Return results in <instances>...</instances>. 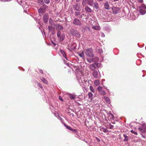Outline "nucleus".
<instances>
[{
  "label": "nucleus",
  "instance_id": "obj_23",
  "mask_svg": "<svg viewBox=\"0 0 146 146\" xmlns=\"http://www.w3.org/2000/svg\"><path fill=\"white\" fill-rule=\"evenodd\" d=\"M65 37V35L64 34H62L60 38V41H62L63 40Z\"/></svg>",
  "mask_w": 146,
  "mask_h": 146
},
{
  "label": "nucleus",
  "instance_id": "obj_48",
  "mask_svg": "<svg viewBox=\"0 0 146 146\" xmlns=\"http://www.w3.org/2000/svg\"><path fill=\"white\" fill-rule=\"evenodd\" d=\"M72 0V1H73V0Z\"/></svg>",
  "mask_w": 146,
  "mask_h": 146
},
{
  "label": "nucleus",
  "instance_id": "obj_44",
  "mask_svg": "<svg viewBox=\"0 0 146 146\" xmlns=\"http://www.w3.org/2000/svg\"><path fill=\"white\" fill-rule=\"evenodd\" d=\"M111 116L112 117H114V116H113V114H111Z\"/></svg>",
  "mask_w": 146,
  "mask_h": 146
},
{
  "label": "nucleus",
  "instance_id": "obj_43",
  "mask_svg": "<svg viewBox=\"0 0 146 146\" xmlns=\"http://www.w3.org/2000/svg\"><path fill=\"white\" fill-rule=\"evenodd\" d=\"M82 0H76V2H80Z\"/></svg>",
  "mask_w": 146,
  "mask_h": 146
},
{
  "label": "nucleus",
  "instance_id": "obj_20",
  "mask_svg": "<svg viewBox=\"0 0 146 146\" xmlns=\"http://www.w3.org/2000/svg\"><path fill=\"white\" fill-rule=\"evenodd\" d=\"M92 28L96 30H99L100 29V28L99 26H94L92 27Z\"/></svg>",
  "mask_w": 146,
  "mask_h": 146
},
{
  "label": "nucleus",
  "instance_id": "obj_2",
  "mask_svg": "<svg viewBox=\"0 0 146 146\" xmlns=\"http://www.w3.org/2000/svg\"><path fill=\"white\" fill-rule=\"evenodd\" d=\"M146 6L144 5L141 6H139L137 7V10L139 11L140 13L142 15L144 14L146 11Z\"/></svg>",
  "mask_w": 146,
  "mask_h": 146
},
{
  "label": "nucleus",
  "instance_id": "obj_33",
  "mask_svg": "<svg viewBox=\"0 0 146 146\" xmlns=\"http://www.w3.org/2000/svg\"><path fill=\"white\" fill-rule=\"evenodd\" d=\"M123 136L125 138V139L124 141H127L128 139V137L127 136L125 135H124Z\"/></svg>",
  "mask_w": 146,
  "mask_h": 146
},
{
  "label": "nucleus",
  "instance_id": "obj_11",
  "mask_svg": "<svg viewBox=\"0 0 146 146\" xmlns=\"http://www.w3.org/2000/svg\"><path fill=\"white\" fill-rule=\"evenodd\" d=\"M94 3V0H88L87 2L88 4L91 6H93Z\"/></svg>",
  "mask_w": 146,
  "mask_h": 146
},
{
  "label": "nucleus",
  "instance_id": "obj_25",
  "mask_svg": "<svg viewBox=\"0 0 146 146\" xmlns=\"http://www.w3.org/2000/svg\"><path fill=\"white\" fill-rule=\"evenodd\" d=\"M100 95L104 96L106 94V92L105 91L103 90L99 92V93Z\"/></svg>",
  "mask_w": 146,
  "mask_h": 146
},
{
  "label": "nucleus",
  "instance_id": "obj_21",
  "mask_svg": "<svg viewBox=\"0 0 146 146\" xmlns=\"http://www.w3.org/2000/svg\"><path fill=\"white\" fill-rule=\"evenodd\" d=\"M40 79L41 80L44 82V83L46 84H48V82L47 81V80L45 78H40Z\"/></svg>",
  "mask_w": 146,
  "mask_h": 146
},
{
  "label": "nucleus",
  "instance_id": "obj_24",
  "mask_svg": "<svg viewBox=\"0 0 146 146\" xmlns=\"http://www.w3.org/2000/svg\"><path fill=\"white\" fill-rule=\"evenodd\" d=\"M88 0H83L82 2V6H84L86 5L87 2H88Z\"/></svg>",
  "mask_w": 146,
  "mask_h": 146
},
{
  "label": "nucleus",
  "instance_id": "obj_37",
  "mask_svg": "<svg viewBox=\"0 0 146 146\" xmlns=\"http://www.w3.org/2000/svg\"><path fill=\"white\" fill-rule=\"evenodd\" d=\"M44 2L47 4H48L50 2V0H44Z\"/></svg>",
  "mask_w": 146,
  "mask_h": 146
},
{
  "label": "nucleus",
  "instance_id": "obj_47",
  "mask_svg": "<svg viewBox=\"0 0 146 146\" xmlns=\"http://www.w3.org/2000/svg\"><path fill=\"white\" fill-rule=\"evenodd\" d=\"M55 0V1H58V0Z\"/></svg>",
  "mask_w": 146,
  "mask_h": 146
},
{
  "label": "nucleus",
  "instance_id": "obj_15",
  "mask_svg": "<svg viewBox=\"0 0 146 146\" xmlns=\"http://www.w3.org/2000/svg\"><path fill=\"white\" fill-rule=\"evenodd\" d=\"M94 7L96 9H99V7L98 4L97 2H94Z\"/></svg>",
  "mask_w": 146,
  "mask_h": 146
},
{
  "label": "nucleus",
  "instance_id": "obj_22",
  "mask_svg": "<svg viewBox=\"0 0 146 146\" xmlns=\"http://www.w3.org/2000/svg\"><path fill=\"white\" fill-rule=\"evenodd\" d=\"M48 28L50 31H53L54 29V27L52 26H49L48 27Z\"/></svg>",
  "mask_w": 146,
  "mask_h": 146
},
{
  "label": "nucleus",
  "instance_id": "obj_17",
  "mask_svg": "<svg viewBox=\"0 0 146 146\" xmlns=\"http://www.w3.org/2000/svg\"><path fill=\"white\" fill-rule=\"evenodd\" d=\"M89 98L90 100H92L93 98V94L91 92L88 93Z\"/></svg>",
  "mask_w": 146,
  "mask_h": 146
},
{
  "label": "nucleus",
  "instance_id": "obj_30",
  "mask_svg": "<svg viewBox=\"0 0 146 146\" xmlns=\"http://www.w3.org/2000/svg\"><path fill=\"white\" fill-rule=\"evenodd\" d=\"M60 52L64 57H65L66 56V54L63 50H60Z\"/></svg>",
  "mask_w": 146,
  "mask_h": 146
},
{
  "label": "nucleus",
  "instance_id": "obj_27",
  "mask_svg": "<svg viewBox=\"0 0 146 146\" xmlns=\"http://www.w3.org/2000/svg\"><path fill=\"white\" fill-rule=\"evenodd\" d=\"M58 29L59 30H62L63 29V27L61 25H58L57 27Z\"/></svg>",
  "mask_w": 146,
  "mask_h": 146
},
{
  "label": "nucleus",
  "instance_id": "obj_7",
  "mask_svg": "<svg viewBox=\"0 0 146 146\" xmlns=\"http://www.w3.org/2000/svg\"><path fill=\"white\" fill-rule=\"evenodd\" d=\"M138 129L142 132H146V125L145 124L142 125V127L138 128Z\"/></svg>",
  "mask_w": 146,
  "mask_h": 146
},
{
  "label": "nucleus",
  "instance_id": "obj_41",
  "mask_svg": "<svg viewBox=\"0 0 146 146\" xmlns=\"http://www.w3.org/2000/svg\"><path fill=\"white\" fill-rule=\"evenodd\" d=\"M75 14L76 15L78 16L79 14V12H76Z\"/></svg>",
  "mask_w": 146,
  "mask_h": 146
},
{
  "label": "nucleus",
  "instance_id": "obj_40",
  "mask_svg": "<svg viewBox=\"0 0 146 146\" xmlns=\"http://www.w3.org/2000/svg\"><path fill=\"white\" fill-rule=\"evenodd\" d=\"M103 131L104 132H108V131L106 129H103Z\"/></svg>",
  "mask_w": 146,
  "mask_h": 146
},
{
  "label": "nucleus",
  "instance_id": "obj_34",
  "mask_svg": "<svg viewBox=\"0 0 146 146\" xmlns=\"http://www.w3.org/2000/svg\"><path fill=\"white\" fill-rule=\"evenodd\" d=\"M61 35V32L60 31H58L57 33V36L58 37H60Z\"/></svg>",
  "mask_w": 146,
  "mask_h": 146
},
{
  "label": "nucleus",
  "instance_id": "obj_10",
  "mask_svg": "<svg viewBox=\"0 0 146 146\" xmlns=\"http://www.w3.org/2000/svg\"><path fill=\"white\" fill-rule=\"evenodd\" d=\"M103 99L105 101L106 103L108 104H110V100L109 98L106 96H104L103 98Z\"/></svg>",
  "mask_w": 146,
  "mask_h": 146
},
{
  "label": "nucleus",
  "instance_id": "obj_4",
  "mask_svg": "<svg viewBox=\"0 0 146 146\" xmlns=\"http://www.w3.org/2000/svg\"><path fill=\"white\" fill-rule=\"evenodd\" d=\"M76 46V44L74 42L71 43V44H69L68 46V49L70 51L75 50Z\"/></svg>",
  "mask_w": 146,
  "mask_h": 146
},
{
  "label": "nucleus",
  "instance_id": "obj_1",
  "mask_svg": "<svg viewBox=\"0 0 146 146\" xmlns=\"http://www.w3.org/2000/svg\"><path fill=\"white\" fill-rule=\"evenodd\" d=\"M70 33L73 36H75L78 38H79L81 36L80 34L76 30L73 29H71L70 30Z\"/></svg>",
  "mask_w": 146,
  "mask_h": 146
},
{
  "label": "nucleus",
  "instance_id": "obj_16",
  "mask_svg": "<svg viewBox=\"0 0 146 146\" xmlns=\"http://www.w3.org/2000/svg\"><path fill=\"white\" fill-rule=\"evenodd\" d=\"M94 84L95 86H98L100 84V80H95L94 82Z\"/></svg>",
  "mask_w": 146,
  "mask_h": 146
},
{
  "label": "nucleus",
  "instance_id": "obj_26",
  "mask_svg": "<svg viewBox=\"0 0 146 146\" xmlns=\"http://www.w3.org/2000/svg\"><path fill=\"white\" fill-rule=\"evenodd\" d=\"M90 89L91 92L94 93L95 90L92 86H90Z\"/></svg>",
  "mask_w": 146,
  "mask_h": 146
},
{
  "label": "nucleus",
  "instance_id": "obj_6",
  "mask_svg": "<svg viewBox=\"0 0 146 146\" xmlns=\"http://www.w3.org/2000/svg\"><path fill=\"white\" fill-rule=\"evenodd\" d=\"M73 23L74 25L78 26H81L82 25L81 22L76 18L74 19L73 21Z\"/></svg>",
  "mask_w": 146,
  "mask_h": 146
},
{
  "label": "nucleus",
  "instance_id": "obj_38",
  "mask_svg": "<svg viewBox=\"0 0 146 146\" xmlns=\"http://www.w3.org/2000/svg\"><path fill=\"white\" fill-rule=\"evenodd\" d=\"M39 72L41 74H43V72L42 69H39Z\"/></svg>",
  "mask_w": 146,
  "mask_h": 146
},
{
  "label": "nucleus",
  "instance_id": "obj_39",
  "mask_svg": "<svg viewBox=\"0 0 146 146\" xmlns=\"http://www.w3.org/2000/svg\"><path fill=\"white\" fill-rule=\"evenodd\" d=\"M59 100H61L62 102H63V100L62 98L60 96H59Z\"/></svg>",
  "mask_w": 146,
  "mask_h": 146
},
{
  "label": "nucleus",
  "instance_id": "obj_36",
  "mask_svg": "<svg viewBox=\"0 0 146 146\" xmlns=\"http://www.w3.org/2000/svg\"><path fill=\"white\" fill-rule=\"evenodd\" d=\"M38 86L40 88H41L42 89L43 88V86H42V85L40 83H38Z\"/></svg>",
  "mask_w": 146,
  "mask_h": 146
},
{
  "label": "nucleus",
  "instance_id": "obj_5",
  "mask_svg": "<svg viewBox=\"0 0 146 146\" xmlns=\"http://www.w3.org/2000/svg\"><path fill=\"white\" fill-rule=\"evenodd\" d=\"M82 6L80 3H76L74 6V8L75 10L79 11L81 9Z\"/></svg>",
  "mask_w": 146,
  "mask_h": 146
},
{
  "label": "nucleus",
  "instance_id": "obj_12",
  "mask_svg": "<svg viewBox=\"0 0 146 146\" xmlns=\"http://www.w3.org/2000/svg\"><path fill=\"white\" fill-rule=\"evenodd\" d=\"M93 75L94 77L96 78L98 77V73L97 71H94L93 72Z\"/></svg>",
  "mask_w": 146,
  "mask_h": 146
},
{
  "label": "nucleus",
  "instance_id": "obj_14",
  "mask_svg": "<svg viewBox=\"0 0 146 146\" xmlns=\"http://www.w3.org/2000/svg\"><path fill=\"white\" fill-rule=\"evenodd\" d=\"M38 11L40 13L43 14L45 11V9L44 8H40L38 9Z\"/></svg>",
  "mask_w": 146,
  "mask_h": 146
},
{
  "label": "nucleus",
  "instance_id": "obj_19",
  "mask_svg": "<svg viewBox=\"0 0 146 146\" xmlns=\"http://www.w3.org/2000/svg\"><path fill=\"white\" fill-rule=\"evenodd\" d=\"M90 68L92 70H94L96 68V66L94 64H92L90 65Z\"/></svg>",
  "mask_w": 146,
  "mask_h": 146
},
{
  "label": "nucleus",
  "instance_id": "obj_45",
  "mask_svg": "<svg viewBox=\"0 0 146 146\" xmlns=\"http://www.w3.org/2000/svg\"><path fill=\"white\" fill-rule=\"evenodd\" d=\"M77 104H78L79 105H80V104L78 102H77Z\"/></svg>",
  "mask_w": 146,
  "mask_h": 146
},
{
  "label": "nucleus",
  "instance_id": "obj_42",
  "mask_svg": "<svg viewBox=\"0 0 146 146\" xmlns=\"http://www.w3.org/2000/svg\"><path fill=\"white\" fill-rule=\"evenodd\" d=\"M143 0H138V2L139 3H141L142 2H143Z\"/></svg>",
  "mask_w": 146,
  "mask_h": 146
},
{
  "label": "nucleus",
  "instance_id": "obj_8",
  "mask_svg": "<svg viewBox=\"0 0 146 146\" xmlns=\"http://www.w3.org/2000/svg\"><path fill=\"white\" fill-rule=\"evenodd\" d=\"M48 16L47 15L45 14L44 15L43 17V21L46 23L48 20Z\"/></svg>",
  "mask_w": 146,
  "mask_h": 146
},
{
  "label": "nucleus",
  "instance_id": "obj_28",
  "mask_svg": "<svg viewBox=\"0 0 146 146\" xmlns=\"http://www.w3.org/2000/svg\"><path fill=\"white\" fill-rule=\"evenodd\" d=\"M70 98L71 100H75V97L72 94H70Z\"/></svg>",
  "mask_w": 146,
  "mask_h": 146
},
{
  "label": "nucleus",
  "instance_id": "obj_35",
  "mask_svg": "<svg viewBox=\"0 0 146 146\" xmlns=\"http://www.w3.org/2000/svg\"><path fill=\"white\" fill-rule=\"evenodd\" d=\"M131 132L132 133H134V134L135 135H137V132H135V131H133V130H131Z\"/></svg>",
  "mask_w": 146,
  "mask_h": 146
},
{
  "label": "nucleus",
  "instance_id": "obj_13",
  "mask_svg": "<svg viewBox=\"0 0 146 146\" xmlns=\"http://www.w3.org/2000/svg\"><path fill=\"white\" fill-rule=\"evenodd\" d=\"M104 7L105 9L109 10V5L108 2H106L104 3Z\"/></svg>",
  "mask_w": 146,
  "mask_h": 146
},
{
  "label": "nucleus",
  "instance_id": "obj_32",
  "mask_svg": "<svg viewBox=\"0 0 146 146\" xmlns=\"http://www.w3.org/2000/svg\"><path fill=\"white\" fill-rule=\"evenodd\" d=\"M93 60L94 59L93 58H92L91 59L90 58L87 59V61L89 63L92 62L93 61Z\"/></svg>",
  "mask_w": 146,
  "mask_h": 146
},
{
  "label": "nucleus",
  "instance_id": "obj_18",
  "mask_svg": "<svg viewBox=\"0 0 146 146\" xmlns=\"http://www.w3.org/2000/svg\"><path fill=\"white\" fill-rule=\"evenodd\" d=\"M64 126H65L68 129L70 130V131H76V129H74V130H73V129H72V128H71L70 126H67L65 123L64 124Z\"/></svg>",
  "mask_w": 146,
  "mask_h": 146
},
{
  "label": "nucleus",
  "instance_id": "obj_9",
  "mask_svg": "<svg viewBox=\"0 0 146 146\" xmlns=\"http://www.w3.org/2000/svg\"><path fill=\"white\" fill-rule=\"evenodd\" d=\"M85 10L87 13H91L92 10L91 8L88 6H86L84 8Z\"/></svg>",
  "mask_w": 146,
  "mask_h": 146
},
{
  "label": "nucleus",
  "instance_id": "obj_31",
  "mask_svg": "<svg viewBox=\"0 0 146 146\" xmlns=\"http://www.w3.org/2000/svg\"><path fill=\"white\" fill-rule=\"evenodd\" d=\"M103 87L102 86H99L97 88V90L98 91L100 92V91H102V89Z\"/></svg>",
  "mask_w": 146,
  "mask_h": 146
},
{
  "label": "nucleus",
  "instance_id": "obj_29",
  "mask_svg": "<svg viewBox=\"0 0 146 146\" xmlns=\"http://www.w3.org/2000/svg\"><path fill=\"white\" fill-rule=\"evenodd\" d=\"M78 55L80 57H82L83 58L84 57V52L83 51H82L81 54H79Z\"/></svg>",
  "mask_w": 146,
  "mask_h": 146
},
{
  "label": "nucleus",
  "instance_id": "obj_3",
  "mask_svg": "<svg viewBox=\"0 0 146 146\" xmlns=\"http://www.w3.org/2000/svg\"><path fill=\"white\" fill-rule=\"evenodd\" d=\"M84 52L86 55L89 57H92L94 56L92 49L91 48L86 49Z\"/></svg>",
  "mask_w": 146,
  "mask_h": 146
},
{
  "label": "nucleus",
  "instance_id": "obj_46",
  "mask_svg": "<svg viewBox=\"0 0 146 146\" xmlns=\"http://www.w3.org/2000/svg\"><path fill=\"white\" fill-rule=\"evenodd\" d=\"M119 0H114V1L115 2L118 1Z\"/></svg>",
  "mask_w": 146,
  "mask_h": 146
}]
</instances>
